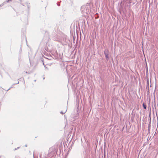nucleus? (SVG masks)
<instances>
[{
    "label": "nucleus",
    "instance_id": "nucleus-1",
    "mask_svg": "<svg viewBox=\"0 0 158 158\" xmlns=\"http://www.w3.org/2000/svg\"><path fill=\"white\" fill-rule=\"evenodd\" d=\"M63 26V23L62 22H59L56 24L54 27V29L56 31H60L62 29Z\"/></svg>",
    "mask_w": 158,
    "mask_h": 158
},
{
    "label": "nucleus",
    "instance_id": "nucleus-2",
    "mask_svg": "<svg viewBox=\"0 0 158 158\" xmlns=\"http://www.w3.org/2000/svg\"><path fill=\"white\" fill-rule=\"evenodd\" d=\"M98 27L97 26L95 28V31H94L95 32V35H94V38L95 37V38L96 39V40H97V39H98Z\"/></svg>",
    "mask_w": 158,
    "mask_h": 158
},
{
    "label": "nucleus",
    "instance_id": "nucleus-3",
    "mask_svg": "<svg viewBox=\"0 0 158 158\" xmlns=\"http://www.w3.org/2000/svg\"><path fill=\"white\" fill-rule=\"evenodd\" d=\"M55 152V150L54 148H51L49 149V154H52L51 155H53Z\"/></svg>",
    "mask_w": 158,
    "mask_h": 158
},
{
    "label": "nucleus",
    "instance_id": "nucleus-4",
    "mask_svg": "<svg viewBox=\"0 0 158 158\" xmlns=\"http://www.w3.org/2000/svg\"><path fill=\"white\" fill-rule=\"evenodd\" d=\"M66 72L68 74V75L69 77H70L71 76V75L70 73V72H72V70H67L66 69Z\"/></svg>",
    "mask_w": 158,
    "mask_h": 158
},
{
    "label": "nucleus",
    "instance_id": "nucleus-5",
    "mask_svg": "<svg viewBox=\"0 0 158 158\" xmlns=\"http://www.w3.org/2000/svg\"><path fill=\"white\" fill-rule=\"evenodd\" d=\"M32 72H33V71H24L23 73V74H24L25 75V74H31Z\"/></svg>",
    "mask_w": 158,
    "mask_h": 158
},
{
    "label": "nucleus",
    "instance_id": "nucleus-6",
    "mask_svg": "<svg viewBox=\"0 0 158 158\" xmlns=\"http://www.w3.org/2000/svg\"><path fill=\"white\" fill-rule=\"evenodd\" d=\"M104 53L105 54L106 57V58L107 60H108L109 59V56L107 53L105 51L104 52Z\"/></svg>",
    "mask_w": 158,
    "mask_h": 158
},
{
    "label": "nucleus",
    "instance_id": "nucleus-7",
    "mask_svg": "<svg viewBox=\"0 0 158 158\" xmlns=\"http://www.w3.org/2000/svg\"><path fill=\"white\" fill-rule=\"evenodd\" d=\"M67 110V109H66V110H65V111L64 112L63 111H61L60 112V114H64L66 112Z\"/></svg>",
    "mask_w": 158,
    "mask_h": 158
},
{
    "label": "nucleus",
    "instance_id": "nucleus-8",
    "mask_svg": "<svg viewBox=\"0 0 158 158\" xmlns=\"http://www.w3.org/2000/svg\"><path fill=\"white\" fill-rule=\"evenodd\" d=\"M143 107H144V108L145 109H146V105L143 104Z\"/></svg>",
    "mask_w": 158,
    "mask_h": 158
},
{
    "label": "nucleus",
    "instance_id": "nucleus-9",
    "mask_svg": "<svg viewBox=\"0 0 158 158\" xmlns=\"http://www.w3.org/2000/svg\"><path fill=\"white\" fill-rule=\"evenodd\" d=\"M13 85H12V86L10 87L7 90H6V91H8L10 89H11V88H12L13 87Z\"/></svg>",
    "mask_w": 158,
    "mask_h": 158
},
{
    "label": "nucleus",
    "instance_id": "nucleus-10",
    "mask_svg": "<svg viewBox=\"0 0 158 158\" xmlns=\"http://www.w3.org/2000/svg\"><path fill=\"white\" fill-rule=\"evenodd\" d=\"M19 83V81H17V82H16V83H15V84H13V85H16V84H18Z\"/></svg>",
    "mask_w": 158,
    "mask_h": 158
},
{
    "label": "nucleus",
    "instance_id": "nucleus-11",
    "mask_svg": "<svg viewBox=\"0 0 158 158\" xmlns=\"http://www.w3.org/2000/svg\"><path fill=\"white\" fill-rule=\"evenodd\" d=\"M77 114H78L79 113V112L80 111L79 109H78V108H77Z\"/></svg>",
    "mask_w": 158,
    "mask_h": 158
},
{
    "label": "nucleus",
    "instance_id": "nucleus-12",
    "mask_svg": "<svg viewBox=\"0 0 158 158\" xmlns=\"http://www.w3.org/2000/svg\"><path fill=\"white\" fill-rule=\"evenodd\" d=\"M27 6L28 9L29 8V7H30V6L29 5L27 4Z\"/></svg>",
    "mask_w": 158,
    "mask_h": 158
},
{
    "label": "nucleus",
    "instance_id": "nucleus-13",
    "mask_svg": "<svg viewBox=\"0 0 158 158\" xmlns=\"http://www.w3.org/2000/svg\"><path fill=\"white\" fill-rule=\"evenodd\" d=\"M3 5V3H2V4L0 5V7L2 6Z\"/></svg>",
    "mask_w": 158,
    "mask_h": 158
},
{
    "label": "nucleus",
    "instance_id": "nucleus-14",
    "mask_svg": "<svg viewBox=\"0 0 158 158\" xmlns=\"http://www.w3.org/2000/svg\"><path fill=\"white\" fill-rule=\"evenodd\" d=\"M6 1H5L4 2L2 3H3V5H4V4H6Z\"/></svg>",
    "mask_w": 158,
    "mask_h": 158
},
{
    "label": "nucleus",
    "instance_id": "nucleus-15",
    "mask_svg": "<svg viewBox=\"0 0 158 158\" xmlns=\"http://www.w3.org/2000/svg\"><path fill=\"white\" fill-rule=\"evenodd\" d=\"M6 2H9L10 1L9 0H7L6 1Z\"/></svg>",
    "mask_w": 158,
    "mask_h": 158
},
{
    "label": "nucleus",
    "instance_id": "nucleus-16",
    "mask_svg": "<svg viewBox=\"0 0 158 158\" xmlns=\"http://www.w3.org/2000/svg\"><path fill=\"white\" fill-rule=\"evenodd\" d=\"M35 153L34 152H33V157H34V158H35Z\"/></svg>",
    "mask_w": 158,
    "mask_h": 158
},
{
    "label": "nucleus",
    "instance_id": "nucleus-17",
    "mask_svg": "<svg viewBox=\"0 0 158 158\" xmlns=\"http://www.w3.org/2000/svg\"><path fill=\"white\" fill-rule=\"evenodd\" d=\"M19 147H18V148H15V150H17V149H19Z\"/></svg>",
    "mask_w": 158,
    "mask_h": 158
},
{
    "label": "nucleus",
    "instance_id": "nucleus-18",
    "mask_svg": "<svg viewBox=\"0 0 158 158\" xmlns=\"http://www.w3.org/2000/svg\"><path fill=\"white\" fill-rule=\"evenodd\" d=\"M41 60L43 62V59H41Z\"/></svg>",
    "mask_w": 158,
    "mask_h": 158
},
{
    "label": "nucleus",
    "instance_id": "nucleus-19",
    "mask_svg": "<svg viewBox=\"0 0 158 158\" xmlns=\"http://www.w3.org/2000/svg\"><path fill=\"white\" fill-rule=\"evenodd\" d=\"M98 140L97 141V145H98Z\"/></svg>",
    "mask_w": 158,
    "mask_h": 158
},
{
    "label": "nucleus",
    "instance_id": "nucleus-20",
    "mask_svg": "<svg viewBox=\"0 0 158 158\" xmlns=\"http://www.w3.org/2000/svg\"><path fill=\"white\" fill-rule=\"evenodd\" d=\"M146 73H147V72H148V69H147V71H146Z\"/></svg>",
    "mask_w": 158,
    "mask_h": 158
},
{
    "label": "nucleus",
    "instance_id": "nucleus-21",
    "mask_svg": "<svg viewBox=\"0 0 158 158\" xmlns=\"http://www.w3.org/2000/svg\"><path fill=\"white\" fill-rule=\"evenodd\" d=\"M40 157L41 158V154H40Z\"/></svg>",
    "mask_w": 158,
    "mask_h": 158
},
{
    "label": "nucleus",
    "instance_id": "nucleus-22",
    "mask_svg": "<svg viewBox=\"0 0 158 158\" xmlns=\"http://www.w3.org/2000/svg\"><path fill=\"white\" fill-rule=\"evenodd\" d=\"M25 146L26 147H27V145H25Z\"/></svg>",
    "mask_w": 158,
    "mask_h": 158
},
{
    "label": "nucleus",
    "instance_id": "nucleus-23",
    "mask_svg": "<svg viewBox=\"0 0 158 158\" xmlns=\"http://www.w3.org/2000/svg\"><path fill=\"white\" fill-rule=\"evenodd\" d=\"M12 0H9L10 1H10H11Z\"/></svg>",
    "mask_w": 158,
    "mask_h": 158
},
{
    "label": "nucleus",
    "instance_id": "nucleus-24",
    "mask_svg": "<svg viewBox=\"0 0 158 158\" xmlns=\"http://www.w3.org/2000/svg\"><path fill=\"white\" fill-rule=\"evenodd\" d=\"M37 156H38V153H37Z\"/></svg>",
    "mask_w": 158,
    "mask_h": 158
},
{
    "label": "nucleus",
    "instance_id": "nucleus-25",
    "mask_svg": "<svg viewBox=\"0 0 158 158\" xmlns=\"http://www.w3.org/2000/svg\"><path fill=\"white\" fill-rule=\"evenodd\" d=\"M34 81L35 82L36 81V80H34Z\"/></svg>",
    "mask_w": 158,
    "mask_h": 158
},
{
    "label": "nucleus",
    "instance_id": "nucleus-26",
    "mask_svg": "<svg viewBox=\"0 0 158 158\" xmlns=\"http://www.w3.org/2000/svg\"><path fill=\"white\" fill-rule=\"evenodd\" d=\"M21 4H22V5L24 6L22 3H21Z\"/></svg>",
    "mask_w": 158,
    "mask_h": 158
},
{
    "label": "nucleus",
    "instance_id": "nucleus-27",
    "mask_svg": "<svg viewBox=\"0 0 158 158\" xmlns=\"http://www.w3.org/2000/svg\"><path fill=\"white\" fill-rule=\"evenodd\" d=\"M20 2H21L22 0H20Z\"/></svg>",
    "mask_w": 158,
    "mask_h": 158
},
{
    "label": "nucleus",
    "instance_id": "nucleus-28",
    "mask_svg": "<svg viewBox=\"0 0 158 158\" xmlns=\"http://www.w3.org/2000/svg\"><path fill=\"white\" fill-rule=\"evenodd\" d=\"M45 79V78H44H44H43V79Z\"/></svg>",
    "mask_w": 158,
    "mask_h": 158
}]
</instances>
